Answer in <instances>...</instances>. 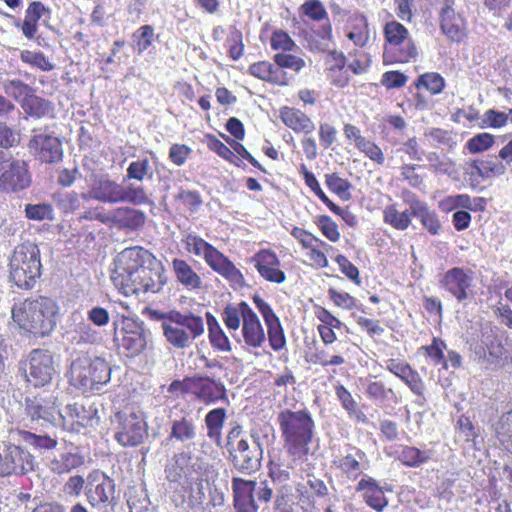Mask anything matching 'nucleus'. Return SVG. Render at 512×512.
<instances>
[{"instance_id":"nucleus-1","label":"nucleus","mask_w":512,"mask_h":512,"mask_svg":"<svg viewBox=\"0 0 512 512\" xmlns=\"http://www.w3.org/2000/svg\"><path fill=\"white\" fill-rule=\"evenodd\" d=\"M165 272V266L151 251L133 246L117 256L111 280L126 297H138L160 293L167 284Z\"/></svg>"},{"instance_id":"nucleus-2","label":"nucleus","mask_w":512,"mask_h":512,"mask_svg":"<svg viewBox=\"0 0 512 512\" xmlns=\"http://www.w3.org/2000/svg\"><path fill=\"white\" fill-rule=\"evenodd\" d=\"M60 306L49 296L35 295L14 302L11 319L23 335L36 338L49 336L57 327Z\"/></svg>"},{"instance_id":"nucleus-3","label":"nucleus","mask_w":512,"mask_h":512,"mask_svg":"<svg viewBox=\"0 0 512 512\" xmlns=\"http://www.w3.org/2000/svg\"><path fill=\"white\" fill-rule=\"evenodd\" d=\"M252 301L264 320L267 332L254 310L250 314H246L245 321L241 326L244 348L249 352L255 351L262 348L268 339L269 346L274 352L285 349L287 340L280 318L271 305L259 294H254Z\"/></svg>"},{"instance_id":"nucleus-4","label":"nucleus","mask_w":512,"mask_h":512,"mask_svg":"<svg viewBox=\"0 0 512 512\" xmlns=\"http://www.w3.org/2000/svg\"><path fill=\"white\" fill-rule=\"evenodd\" d=\"M277 422L281 431L284 448L294 460H305L315 433V422L307 409L279 412Z\"/></svg>"},{"instance_id":"nucleus-5","label":"nucleus","mask_w":512,"mask_h":512,"mask_svg":"<svg viewBox=\"0 0 512 512\" xmlns=\"http://www.w3.org/2000/svg\"><path fill=\"white\" fill-rule=\"evenodd\" d=\"M8 271L9 280L19 289H33L42 274L38 245L30 241L18 244L9 258Z\"/></svg>"},{"instance_id":"nucleus-6","label":"nucleus","mask_w":512,"mask_h":512,"mask_svg":"<svg viewBox=\"0 0 512 512\" xmlns=\"http://www.w3.org/2000/svg\"><path fill=\"white\" fill-rule=\"evenodd\" d=\"M181 242L188 254L202 257L211 270L222 276L229 283L243 285L245 278L236 265L220 250L194 233L183 235Z\"/></svg>"},{"instance_id":"nucleus-7","label":"nucleus","mask_w":512,"mask_h":512,"mask_svg":"<svg viewBox=\"0 0 512 512\" xmlns=\"http://www.w3.org/2000/svg\"><path fill=\"white\" fill-rule=\"evenodd\" d=\"M172 394L190 395L193 400L205 406L218 403L229 404L228 390L221 380L206 375L186 376L173 380L168 386Z\"/></svg>"},{"instance_id":"nucleus-8","label":"nucleus","mask_w":512,"mask_h":512,"mask_svg":"<svg viewBox=\"0 0 512 512\" xmlns=\"http://www.w3.org/2000/svg\"><path fill=\"white\" fill-rule=\"evenodd\" d=\"M111 371L110 364L104 358L83 354L72 361L69 381L83 392H93L110 381Z\"/></svg>"},{"instance_id":"nucleus-9","label":"nucleus","mask_w":512,"mask_h":512,"mask_svg":"<svg viewBox=\"0 0 512 512\" xmlns=\"http://www.w3.org/2000/svg\"><path fill=\"white\" fill-rule=\"evenodd\" d=\"M203 333L204 322L202 317L192 312L174 311L172 319L163 329V336L166 341L176 349L189 347Z\"/></svg>"},{"instance_id":"nucleus-10","label":"nucleus","mask_w":512,"mask_h":512,"mask_svg":"<svg viewBox=\"0 0 512 512\" xmlns=\"http://www.w3.org/2000/svg\"><path fill=\"white\" fill-rule=\"evenodd\" d=\"M112 423L115 429L114 439L123 447H137L148 435V425L143 415L131 406L117 411Z\"/></svg>"},{"instance_id":"nucleus-11","label":"nucleus","mask_w":512,"mask_h":512,"mask_svg":"<svg viewBox=\"0 0 512 512\" xmlns=\"http://www.w3.org/2000/svg\"><path fill=\"white\" fill-rule=\"evenodd\" d=\"M113 339L118 351L129 358L141 354L147 345L143 327L133 318L126 316L114 322Z\"/></svg>"},{"instance_id":"nucleus-12","label":"nucleus","mask_w":512,"mask_h":512,"mask_svg":"<svg viewBox=\"0 0 512 512\" xmlns=\"http://www.w3.org/2000/svg\"><path fill=\"white\" fill-rule=\"evenodd\" d=\"M456 0H438V19L442 34L451 42L460 44L469 36V28L463 13L456 11Z\"/></svg>"},{"instance_id":"nucleus-13","label":"nucleus","mask_w":512,"mask_h":512,"mask_svg":"<svg viewBox=\"0 0 512 512\" xmlns=\"http://www.w3.org/2000/svg\"><path fill=\"white\" fill-rule=\"evenodd\" d=\"M290 234L299 243L301 249L306 251V257L312 267L324 269L329 266L327 254L334 251L333 246L298 226H292Z\"/></svg>"},{"instance_id":"nucleus-14","label":"nucleus","mask_w":512,"mask_h":512,"mask_svg":"<svg viewBox=\"0 0 512 512\" xmlns=\"http://www.w3.org/2000/svg\"><path fill=\"white\" fill-rule=\"evenodd\" d=\"M474 272L469 268L452 267L439 280L440 287L458 303H464L474 297Z\"/></svg>"},{"instance_id":"nucleus-15","label":"nucleus","mask_w":512,"mask_h":512,"mask_svg":"<svg viewBox=\"0 0 512 512\" xmlns=\"http://www.w3.org/2000/svg\"><path fill=\"white\" fill-rule=\"evenodd\" d=\"M54 372L53 356L48 350L34 349L30 352L25 370L28 383L43 387L51 382Z\"/></svg>"},{"instance_id":"nucleus-16","label":"nucleus","mask_w":512,"mask_h":512,"mask_svg":"<svg viewBox=\"0 0 512 512\" xmlns=\"http://www.w3.org/2000/svg\"><path fill=\"white\" fill-rule=\"evenodd\" d=\"M113 479L99 469L92 470L86 477L85 495L92 507L106 506L114 499Z\"/></svg>"},{"instance_id":"nucleus-17","label":"nucleus","mask_w":512,"mask_h":512,"mask_svg":"<svg viewBox=\"0 0 512 512\" xmlns=\"http://www.w3.org/2000/svg\"><path fill=\"white\" fill-rule=\"evenodd\" d=\"M249 262L258 275L268 283L283 284L287 279L285 271L281 268L280 258L271 248L259 249Z\"/></svg>"},{"instance_id":"nucleus-18","label":"nucleus","mask_w":512,"mask_h":512,"mask_svg":"<svg viewBox=\"0 0 512 512\" xmlns=\"http://www.w3.org/2000/svg\"><path fill=\"white\" fill-rule=\"evenodd\" d=\"M228 452L233 466L242 473H251L260 467L262 448L257 439L253 444L241 439Z\"/></svg>"},{"instance_id":"nucleus-19","label":"nucleus","mask_w":512,"mask_h":512,"mask_svg":"<svg viewBox=\"0 0 512 512\" xmlns=\"http://www.w3.org/2000/svg\"><path fill=\"white\" fill-rule=\"evenodd\" d=\"M32 178L25 160L12 158L0 175V191L16 193L28 188Z\"/></svg>"},{"instance_id":"nucleus-20","label":"nucleus","mask_w":512,"mask_h":512,"mask_svg":"<svg viewBox=\"0 0 512 512\" xmlns=\"http://www.w3.org/2000/svg\"><path fill=\"white\" fill-rule=\"evenodd\" d=\"M62 419L63 425L69 431L80 433L98 420V410L92 404L87 406L81 402H74L66 405Z\"/></svg>"},{"instance_id":"nucleus-21","label":"nucleus","mask_w":512,"mask_h":512,"mask_svg":"<svg viewBox=\"0 0 512 512\" xmlns=\"http://www.w3.org/2000/svg\"><path fill=\"white\" fill-rule=\"evenodd\" d=\"M29 151L42 163L53 164L61 161L63 149L61 141L48 134H36L28 143Z\"/></svg>"},{"instance_id":"nucleus-22","label":"nucleus","mask_w":512,"mask_h":512,"mask_svg":"<svg viewBox=\"0 0 512 512\" xmlns=\"http://www.w3.org/2000/svg\"><path fill=\"white\" fill-rule=\"evenodd\" d=\"M202 469V464L198 460L194 461L190 453L180 452L173 456L165 472L171 482H178L182 478L193 481L200 479Z\"/></svg>"},{"instance_id":"nucleus-23","label":"nucleus","mask_w":512,"mask_h":512,"mask_svg":"<svg viewBox=\"0 0 512 512\" xmlns=\"http://www.w3.org/2000/svg\"><path fill=\"white\" fill-rule=\"evenodd\" d=\"M324 73L330 85L345 88L350 84L351 74L347 67L346 56L339 51L330 50L324 56Z\"/></svg>"},{"instance_id":"nucleus-24","label":"nucleus","mask_w":512,"mask_h":512,"mask_svg":"<svg viewBox=\"0 0 512 512\" xmlns=\"http://www.w3.org/2000/svg\"><path fill=\"white\" fill-rule=\"evenodd\" d=\"M425 357L430 360L434 366H441L442 369L448 370L449 367L459 369L462 366V356L455 350L448 351L445 358V350H447L446 342L439 338L433 337L429 345L420 347Z\"/></svg>"},{"instance_id":"nucleus-25","label":"nucleus","mask_w":512,"mask_h":512,"mask_svg":"<svg viewBox=\"0 0 512 512\" xmlns=\"http://www.w3.org/2000/svg\"><path fill=\"white\" fill-rule=\"evenodd\" d=\"M355 491L360 493L364 503L376 512L384 511L389 504L384 488L371 476L364 475L355 486Z\"/></svg>"},{"instance_id":"nucleus-26","label":"nucleus","mask_w":512,"mask_h":512,"mask_svg":"<svg viewBox=\"0 0 512 512\" xmlns=\"http://www.w3.org/2000/svg\"><path fill=\"white\" fill-rule=\"evenodd\" d=\"M418 57V47L413 37L398 42L384 44L383 62L385 64H406Z\"/></svg>"},{"instance_id":"nucleus-27","label":"nucleus","mask_w":512,"mask_h":512,"mask_svg":"<svg viewBox=\"0 0 512 512\" xmlns=\"http://www.w3.org/2000/svg\"><path fill=\"white\" fill-rule=\"evenodd\" d=\"M256 481L234 477L232 479L233 507L235 512H257L254 500Z\"/></svg>"},{"instance_id":"nucleus-28","label":"nucleus","mask_w":512,"mask_h":512,"mask_svg":"<svg viewBox=\"0 0 512 512\" xmlns=\"http://www.w3.org/2000/svg\"><path fill=\"white\" fill-rule=\"evenodd\" d=\"M6 452L8 453L7 476L24 475L34 470L35 457L26 448L7 442Z\"/></svg>"},{"instance_id":"nucleus-29","label":"nucleus","mask_w":512,"mask_h":512,"mask_svg":"<svg viewBox=\"0 0 512 512\" xmlns=\"http://www.w3.org/2000/svg\"><path fill=\"white\" fill-rule=\"evenodd\" d=\"M314 315L319 321L316 329L322 343L325 346L333 344L337 340L336 331L341 330L343 326L342 321L320 305L314 307Z\"/></svg>"},{"instance_id":"nucleus-30","label":"nucleus","mask_w":512,"mask_h":512,"mask_svg":"<svg viewBox=\"0 0 512 512\" xmlns=\"http://www.w3.org/2000/svg\"><path fill=\"white\" fill-rule=\"evenodd\" d=\"M248 73L263 82L275 86H286L289 84L287 73L275 65V62L272 63L267 60L254 62L249 65Z\"/></svg>"},{"instance_id":"nucleus-31","label":"nucleus","mask_w":512,"mask_h":512,"mask_svg":"<svg viewBox=\"0 0 512 512\" xmlns=\"http://www.w3.org/2000/svg\"><path fill=\"white\" fill-rule=\"evenodd\" d=\"M279 118L286 127L296 134L309 135L312 134L316 128L312 119L302 110L295 107H281L279 110Z\"/></svg>"},{"instance_id":"nucleus-32","label":"nucleus","mask_w":512,"mask_h":512,"mask_svg":"<svg viewBox=\"0 0 512 512\" xmlns=\"http://www.w3.org/2000/svg\"><path fill=\"white\" fill-rule=\"evenodd\" d=\"M25 413L32 421L53 422L59 411L51 398L36 395L26 398Z\"/></svg>"},{"instance_id":"nucleus-33","label":"nucleus","mask_w":512,"mask_h":512,"mask_svg":"<svg viewBox=\"0 0 512 512\" xmlns=\"http://www.w3.org/2000/svg\"><path fill=\"white\" fill-rule=\"evenodd\" d=\"M486 201L483 197L473 200L468 194L449 195L438 202V208L444 213H450L456 209H466L473 212L484 211Z\"/></svg>"},{"instance_id":"nucleus-34","label":"nucleus","mask_w":512,"mask_h":512,"mask_svg":"<svg viewBox=\"0 0 512 512\" xmlns=\"http://www.w3.org/2000/svg\"><path fill=\"white\" fill-rule=\"evenodd\" d=\"M171 268L176 281L188 290H200L203 287L201 276L184 259L174 258Z\"/></svg>"},{"instance_id":"nucleus-35","label":"nucleus","mask_w":512,"mask_h":512,"mask_svg":"<svg viewBox=\"0 0 512 512\" xmlns=\"http://www.w3.org/2000/svg\"><path fill=\"white\" fill-rule=\"evenodd\" d=\"M145 221L146 216L142 211L128 206L116 208L113 215L110 216V222L119 229L130 231L139 230L144 226Z\"/></svg>"},{"instance_id":"nucleus-36","label":"nucleus","mask_w":512,"mask_h":512,"mask_svg":"<svg viewBox=\"0 0 512 512\" xmlns=\"http://www.w3.org/2000/svg\"><path fill=\"white\" fill-rule=\"evenodd\" d=\"M85 464V456L79 451L60 453L51 459L49 468L54 474H68Z\"/></svg>"},{"instance_id":"nucleus-37","label":"nucleus","mask_w":512,"mask_h":512,"mask_svg":"<svg viewBox=\"0 0 512 512\" xmlns=\"http://www.w3.org/2000/svg\"><path fill=\"white\" fill-rule=\"evenodd\" d=\"M346 36L356 46L363 47L369 40V28L366 16L356 13L346 23Z\"/></svg>"},{"instance_id":"nucleus-38","label":"nucleus","mask_w":512,"mask_h":512,"mask_svg":"<svg viewBox=\"0 0 512 512\" xmlns=\"http://www.w3.org/2000/svg\"><path fill=\"white\" fill-rule=\"evenodd\" d=\"M49 12L48 8L40 1H32L29 3L25 17L21 24L22 34L29 40L34 39L38 32V21L41 17Z\"/></svg>"},{"instance_id":"nucleus-39","label":"nucleus","mask_w":512,"mask_h":512,"mask_svg":"<svg viewBox=\"0 0 512 512\" xmlns=\"http://www.w3.org/2000/svg\"><path fill=\"white\" fill-rule=\"evenodd\" d=\"M414 217L413 210L400 211L397 203L386 205L383 209V222L395 230H407Z\"/></svg>"},{"instance_id":"nucleus-40","label":"nucleus","mask_w":512,"mask_h":512,"mask_svg":"<svg viewBox=\"0 0 512 512\" xmlns=\"http://www.w3.org/2000/svg\"><path fill=\"white\" fill-rule=\"evenodd\" d=\"M121 184L101 179L90 190V197L104 203H120Z\"/></svg>"},{"instance_id":"nucleus-41","label":"nucleus","mask_w":512,"mask_h":512,"mask_svg":"<svg viewBox=\"0 0 512 512\" xmlns=\"http://www.w3.org/2000/svg\"><path fill=\"white\" fill-rule=\"evenodd\" d=\"M206 320L208 326V339L212 348L219 352H231V341L221 328L217 319L211 313L207 312Z\"/></svg>"},{"instance_id":"nucleus-42","label":"nucleus","mask_w":512,"mask_h":512,"mask_svg":"<svg viewBox=\"0 0 512 512\" xmlns=\"http://www.w3.org/2000/svg\"><path fill=\"white\" fill-rule=\"evenodd\" d=\"M253 309L246 301H240L237 305L228 304L222 312V319L230 331H236L245 321L246 314H250Z\"/></svg>"},{"instance_id":"nucleus-43","label":"nucleus","mask_w":512,"mask_h":512,"mask_svg":"<svg viewBox=\"0 0 512 512\" xmlns=\"http://www.w3.org/2000/svg\"><path fill=\"white\" fill-rule=\"evenodd\" d=\"M396 459L405 467L418 468L430 461V451L420 450L415 446L400 445Z\"/></svg>"},{"instance_id":"nucleus-44","label":"nucleus","mask_w":512,"mask_h":512,"mask_svg":"<svg viewBox=\"0 0 512 512\" xmlns=\"http://www.w3.org/2000/svg\"><path fill=\"white\" fill-rule=\"evenodd\" d=\"M334 391L342 408L347 412L348 416L355 419L357 422L364 423L366 421V416L359 408L357 401L349 390L343 384L338 382L334 386Z\"/></svg>"},{"instance_id":"nucleus-45","label":"nucleus","mask_w":512,"mask_h":512,"mask_svg":"<svg viewBox=\"0 0 512 512\" xmlns=\"http://www.w3.org/2000/svg\"><path fill=\"white\" fill-rule=\"evenodd\" d=\"M11 433L19 437L20 440L37 450H53L57 447L58 441L49 435H39L19 427L12 428Z\"/></svg>"},{"instance_id":"nucleus-46","label":"nucleus","mask_w":512,"mask_h":512,"mask_svg":"<svg viewBox=\"0 0 512 512\" xmlns=\"http://www.w3.org/2000/svg\"><path fill=\"white\" fill-rule=\"evenodd\" d=\"M170 439L180 442L193 441L196 438V425L192 418L183 416L171 424Z\"/></svg>"},{"instance_id":"nucleus-47","label":"nucleus","mask_w":512,"mask_h":512,"mask_svg":"<svg viewBox=\"0 0 512 512\" xmlns=\"http://www.w3.org/2000/svg\"><path fill=\"white\" fill-rule=\"evenodd\" d=\"M19 58L22 63L42 72H50L55 67L50 58L40 50H21Z\"/></svg>"},{"instance_id":"nucleus-48","label":"nucleus","mask_w":512,"mask_h":512,"mask_svg":"<svg viewBox=\"0 0 512 512\" xmlns=\"http://www.w3.org/2000/svg\"><path fill=\"white\" fill-rule=\"evenodd\" d=\"M414 217H416L421 226L432 236L439 235L442 231V223L436 211L429 208L427 204L413 210Z\"/></svg>"},{"instance_id":"nucleus-49","label":"nucleus","mask_w":512,"mask_h":512,"mask_svg":"<svg viewBox=\"0 0 512 512\" xmlns=\"http://www.w3.org/2000/svg\"><path fill=\"white\" fill-rule=\"evenodd\" d=\"M364 457L365 453L361 449H357L355 455L343 456L336 465L348 479L356 480L362 474L360 460Z\"/></svg>"},{"instance_id":"nucleus-50","label":"nucleus","mask_w":512,"mask_h":512,"mask_svg":"<svg viewBox=\"0 0 512 512\" xmlns=\"http://www.w3.org/2000/svg\"><path fill=\"white\" fill-rule=\"evenodd\" d=\"M227 418V411L225 408L219 407L210 410L204 418L207 428V435L211 439H220L225 420Z\"/></svg>"},{"instance_id":"nucleus-51","label":"nucleus","mask_w":512,"mask_h":512,"mask_svg":"<svg viewBox=\"0 0 512 512\" xmlns=\"http://www.w3.org/2000/svg\"><path fill=\"white\" fill-rule=\"evenodd\" d=\"M205 139L206 145L210 151L216 153L219 157L236 167H243L242 160L232 151L231 148L220 141L215 135L206 134Z\"/></svg>"},{"instance_id":"nucleus-52","label":"nucleus","mask_w":512,"mask_h":512,"mask_svg":"<svg viewBox=\"0 0 512 512\" xmlns=\"http://www.w3.org/2000/svg\"><path fill=\"white\" fill-rule=\"evenodd\" d=\"M306 361L313 365H319L323 368L329 366H341L345 363V358L341 354L330 355L325 348H315L313 352L306 354Z\"/></svg>"},{"instance_id":"nucleus-53","label":"nucleus","mask_w":512,"mask_h":512,"mask_svg":"<svg viewBox=\"0 0 512 512\" xmlns=\"http://www.w3.org/2000/svg\"><path fill=\"white\" fill-rule=\"evenodd\" d=\"M299 173L302 175L306 186L320 199V201L327 206L329 210H336L337 204L329 199V197L322 190L315 175L309 171L307 166L302 163L299 166Z\"/></svg>"},{"instance_id":"nucleus-54","label":"nucleus","mask_w":512,"mask_h":512,"mask_svg":"<svg viewBox=\"0 0 512 512\" xmlns=\"http://www.w3.org/2000/svg\"><path fill=\"white\" fill-rule=\"evenodd\" d=\"M21 106L28 115L36 118L44 117L52 110V105L48 100L36 96L34 93L30 94Z\"/></svg>"},{"instance_id":"nucleus-55","label":"nucleus","mask_w":512,"mask_h":512,"mask_svg":"<svg viewBox=\"0 0 512 512\" xmlns=\"http://www.w3.org/2000/svg\"><path fill=\"white\" fill-rule=\"evenodd\" d=\"M132 39L134 52L141 55L153 44L154 28L148 24L142 25L133 32Z\"/></svg>"},{"instance_id":"nucleus-56","label":"nucleus","mask_w":512,"mask_h":512,"mask_svg":"<svg viewBox=\"0 0 512 512\" xmlns=\"http://www.w3.org/2000/svg\"><path fill=\"white\" fill-rule=\"evenodd\" d=\"M175 201L178 202L185 211L190 213H196L203 205L202 196L198 191L183 188H180L175 195Z\"/></svg>"},{"instance_id":"nucleus-57","label":"nucleus","mask_w":512,"mask_h":512,"mask_svg":"<svg viewBox=\"0 0 512 512\" xmlns=\"http://www.w3.org/2000/svg\"><path fill=\"white\" fill-rule=\"evenodd\" d=\"M445 85V79L437 72L424 73L415 82L416 88H424L432 95L440 94L444 90Z\"/></svg>"},{"instance_id":"nucleus-58","label":"nucleus","mask_w":512,"mask_h":512,"mask_svg":"<svg viewBox=\"0 0 512 512\" xmlns=\"http://www.w3.org/2000/svg\"><path fill=\"white\" fill-rule=\"evenodd\" d=\"M495 139V135L489 132L477 133L467 140L465 149L470 154H480L491 149L495 144Z\"/></svg>"},{"instance_id":"nucleus-59","label":"nucleus","mask_w":512,"mask_h":512,"mask_svg":"<svg viewBox=\"0 0 512 512\" xmlns=\"http://www.w3.org/2000/svg\"><path fill=\"white\" fill-rule=\"evenodd\" d=\"M149 202V197L144 187L134 184H129L126 187L121 185L120 203L145 205Z\"/></svg>"},{"instance_id":"nucleus-60","label":"nucleus","mask_w":512,"mask_h":512,"mask_svg":"<svg viewBox=\"0 0 512 512\" xmlns=\"http://www.w3.org/2000/svg\"><path fill=\"white\" fill-rule=\"evenodd\" d=\"M365 393L370 400L379 403L396 399L394 390L386 387L381 381H369L366 385Z\"/></svg>"},{"instance_id":"nucleus-61","label":"nucleus","mask_w":512,"mask_h":512,"mask_svg":"<svg viewBox=\"0 0 512 512\" xmlns=\"http://www.w3.org/2000/svg\"><path fill=\"white\" fill-rule=\"evenodd\" d=\"M321 234L330 242L336 243L341 238L338 224L328 215H318L314 220Z\"/></svg>"},{"instance_id":"nucleus-62","label":"nucleus","mask_w":512,"mask_h":512,"mask_svg":"<svg viewBox=\"0 0 512 512\" xmlns=\"http://www.w3.org/2000/svg\"><path fill=\"white\" fill-rule=\"evenodd\" d=\"M474 168L477 173L483 178H490L494 176L503 175L506 171V166L493 158L476 160Z\"/></svg>"},{"instance_id":"nucleus-63","label":"nucleus","mask_w":512,"mask_h":512,"mask_svg":"<svg viewBox=\"0 0 512 512\" xmlns=\"http://www.w3.org/2000/svg\"><path fill=\"white\" fill-rule=\"evenodd\" d=\"M4 92L13 97L15 100L20 101L21 104L27 99L30 94L34 93V89L20 79L7 80L3 86Z\"/></svg>"},{"instance_id":"nucleus-64","label":"nucleus","mask_w":512,"mask_h":512,"mask_svg":"<svg viewBox=\"0 0 512 512\" xmlns=\"http://www.w3.org/2000/svg\"><path fill=\"white\" fill-rule=\"evenodd\" d=\"M411 36L409 30L395 19L387 21L383 26L384 44L398 42Z\"/></svg>"}]
</instances>
